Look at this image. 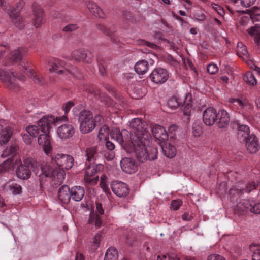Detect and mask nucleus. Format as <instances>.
<instances>
[{
	"mask_svg": "<svg viewBox=\"0 0 260 260\" xmlns=\"http://www.w3.org/2000/svg\"><path fill=\"white\" fill-rule=\"evenodd\" d=\"M207 260H225V259L220 255L213 254L210 255Z\"/></svg>",
	"mask_w": 260,
	"mask_h": 260,
	"instance_id": "0e129e2a",
	"label": "nucleus"
},
{
	"mask_svg": "<svg viewBox=\"0 0 260 260\" xmlns=\"http://www.w3.org/2000/svg\"><path fill=\"white\" fill-rule=\"evenodd\" d=\"M248 32L250 35L255 36V42L260 45V27L256 25L254 27H251Z\"/></svg>",
	"mask_w": 260,
	"mask_h": 260,
	"instance_id": "79ce46f5",
	"label": "nucleus"
},
{
	"mask_svg": "<svg viewBox=\"0 0 260 260\" xmlns=\"http://www.w3.org/2000/svg\"><path fill=\"white\" fill-rule=\"evenodd\" d=\"M98 155L95 148H88L86 151V160L88 161H94L96 160Z\"/></svg>",
	"mask_w": 260,
	"mask_h": 260,
	"instance_id": "37998d69",
	"label": "nucleus"
},
{
	"mask_svg": "<svg viewBox=\"0 0 260 260\" xmlns=\"http://www.w3.org/2000/svg\"><path fill=\"white\" fill-rule=\"evenodd\" d=\"M98 28L100 31H102L105 35L108 36L110 37L111 40L113 42H117V39L115 38L114 33L116 32L115 27L112 29H109L103 25L99 24L98 26Z\"/></svg>",
	"mask_w": 260,
	"mask_h": 260,
	"instance_id": "c9c22d12",
	"label": "nucleus"
},
{
	"mask_svg": "<svg viewBox=\"0 0 260 260\" xmlns=\"http://www.w3.org/2000/svg\"><path fill=\"white\" fill-rule=\"evenodd\" d=\"M191 95L189 94L186 95L185 100L184 101L183 105V112L184 116L186 117V121L188 122L189 120V116L191 114L192 106L191 103Z\"/></svg>",
	"mask_w": 260,
	"mask_h": 260,
	"instance_id": "cd10ccee",
	"label": "nucleus"
},
{
	"mask_svg": "<svg viewBox=\"0 0 260 260\" xmlns=\"http://www.w3.org/2000/svg\"><path fill=\"white\" fill-rule=\"evenodd\" d=\"M17 149L18 146L16 144H13L10 147H7L2 154L1 157L8 158L3 162H22L21 159H18Z\"/></svg>",
	"mask_w": 260,
	"mask_h": 260,
	"instance_id": "1a4fd4ad",
	"label": "nucleus"
},
{
	"mask_svg": "<svg viewBox=\"0 0 260 260\" xmlns=\"http://www.w3.org/2000/svg\"><path fill=\"white\" fill-rule=\"evenodd\" d=\"M74 106V103L72 101H69L63 104L62 106V111L64 112V115L55 117L52 115H46L41 118L40 123L42 125V123H48V125H50L51 124H57L59 122H66L69 121L68 118V114L71 108Z\"/></svg>",
	"mask_w": 260,
	"mask_h": 260,
	"instance_id": "39448f33",
	"label": "nucleus"
},
{
	"mask_svg": "<svg viewBox=\"0 0 260 260\" xmlns=\"http://www.w3.org/2000/svg\"><path fill=\"white\" fill-rule=\"evenodd\" d=\"M111 188L114 193L119 197H125L129 192L128 185L121 182H113L111 184Z\"/></svg>",
	"mask_w": 260,
	"mask_h": 260,
	"instance_id": "4468645a",
	"label": "nucleus"
},
{
	"mask_svg": "<svg viewBox=\"0 0 260 260\" xmlns=\"http://www.w3.org/2000/svg\"><path fill=\"white\" fill-rule=\"evenodd\" d=\"M78 28L79 27L76 24H69L63 28L62 31L69 33L77 30Z\"/></svg>",
	"mask_w": 260,
	"mask_h": 260,
	"instance_id": "5fc2aeb1",
	"label": "nucleus"
},
{
	"mask_svg": "<svg viewBox=\"0 0 260 260\" xmlns=\"http://www.w3.org/2000/svg\"><path fill=\"white\" fill-rule=\"evenodd\" d=\"M218 71V67L215 64H210L207 67V71L210 74H214Z\"/></svg>",
	"mask_w": 260,
	"mask_h": 260,
	"instance_id": "4d7b16f0",
	"label": "nucleus"
},
{
	"mask_svg": "<svg viewBox=\"0 0 260 260\" xmlns=\"http://www.w3.org/2000/svg\"><path fill=\"white\" fill-rule=\"evenodd\" d=\"M256 0H241L242 6L248 8L254 4Z\"/></svg>",
	"mask_w": 260,
	"mask_h": 260,
	"instance_id": "13d9d810",
	"label": "nucleus"
},
{
	"mask_svg": "<svg viewBox=\"0 0 260 260\" xmlns=\"http://www.w3.org/2000/svg\"><path fill=\"white\" fill-rule=\"evenodd\" d=\"M217 125L219 128H224L229 124L230 119L226 111L220 110L217 113Z\"/></svg>",
	"mask_w": 260,
	"mask_h": 260,
	"instance_id": "6ab92c4d",
	"label": "nucleus"
},
{
	"mask_svg": "<svg viewBox=\"0 0 260 260\" xmlns=\"http://www.w3.org/2000/svg\"><path fill=\"white\" fill-rule=\"evenodd\" d=\"M26 132L32 137H36L40 135V129L38 126L36 125H30L26 127Z\"/></svg>",
	"mask_w": 260,
	"mask_h": 260,
	"instance_id": "a18cd8bd",
	"label": "nucleus"
},
{
	"mask_svg": "<svg viewBox=\"0 0 260 260\" xmlns=\"http://www.w3.org/2000/svg\"><path fill=\"white\" fill-rule=\"evenodd\" d=\"M148 68V63L145 60L139 61L135 66V70L138 74H144L147 72Z\"/></svg>",
	"mask_w": 260,
	"mask_h": 260,
	"instance_id": "72a5a7b5",
	"label": "nucleus"
},
{
	"mask_svg": "<svg viewBox=\"0 0 260 260\" xmlns=\"http://www.w3.org/2000/svg\"><path fill=\"white\" fill-rule=\"evenodd\" d=\"M149 77L153 82L161 84L168 80L169 74L166 69L159 68L154 69L150 75Z\"/></svg>",
	"mask_w": 260,
	"mask_h": 260,
	"instance_id": "f8f14e48",
	"label": "nucleus"
},
{
	"mask_svg": "<svg viewBox=\"0 0 260 260\" xmlns=\"http://www.w3.org/2000/svg\"><path fill=\"white\" fill-rule=\"evenodd\" d=\"M103 169L104 166L102 164H89L85 170V175L93 176Z\"/></svg>",
	"mask_w": 260,
	"mask_h": 260,
	"instance_id": "7c9ffc66",
	"label": "nucleus"
},
{
	"mask_svg": "<svg viewBox=\"0 0 260 260\" xmlns=\"http://www.w3.org/2000/svg\"><path fill=\"white\" fill-rule=\"evenodd\" d=\"M118 251L114 247H110L107 250L104 260H117Z\"/></svg>",
	"mask_w": 260,
	"mask_h": 260,
	"instance_id": "58836bf2",
	"label": "nucleus"
},
{
	"mask_svg": "<svg viewBox=\"0 0 260 260\" xmlns=\"http://www.w3.org/2000/svg\"><path fill=\"white\" fill-rule=\"evenodd\" d=\"M85 190L83 187L81 186H74L71 189V198L75 201H80L83 198Z\"/></svg>",
	"mask_w": 260,
	"mask_h": 260,
	"instance_id": "c756f323",
	"label": "nucleus"
},
{
	"mask_svg": "<svg viewBox=\"0 0 260 260\" xmlns=\"http://www.w3.org/2000/svg\"><path fill=\"white\" fill-rule=\"evenodd\" d=\"M93 54L91 52L83 49L74 51L72 53V57L76 61H83L90 63L92 61Z\"/></svg>",
	"mask_w": 260,
	"mask_h": 260,
	"instance_id": "ddd939ff",
	"label": "nucleus"
},
{
	"mask_svg": "<svg viewBox=\"0 0 260 260\" xmlns=\"http://www.w3.org/2000/svg\"><path fill=\"white\" fill-rule=\"evenodd\" d=\"M244 80L247 83L252 86L256 85L257 83V81L254 76L250 72H247L245 74L244 77Z\"/></svg>",
	"mask_w": 260,
	"mask_h": 260,
	"instance_id": "49530a36",
	"label": "nucleus"
},
{
	"mask_svg": "<svg viewBox=\"0 0 260 260\" xmlns=\"http://www.w3.org/2000/svg\"><path fill=\"white\" fill-rule=\"evenodd\" d=\"M182 202L180 200H174L171 203V208L174 210H177L181 206Z\"/></svg>",
	"mask_w": 260,
	"mask_h": 260,
	"instance_id": "bf43d9fd",
	"label": "nucleus"
},
{
	"mask_svg": "<svg viewBox=\"0 0 260 260\" xmlns=\"http://www.w3.org/2000/svg\"><path fill=\"white\" fill-rule=\"evenodd\" d=\"M131 132L126 129L120 131L115 129L111 133V137L116 140L126 151H134L139 162L154 160L157 150L153 148L148 150L151 137L146 130V123L140 118H134L129 124Z\"/></svg>",
	"mask_w": 260,
	"mask_h": 260,
	"instance_id": "f257e3e1",
	"label": "nucleus"
},
{
	"mask_svg": "<svg viewBox=\"0 0 260 260\" xmlns=\"http://www.w3.org/2000/svg\"><path fill=\"white\" fill-rule=\"evenodd\" d=\"M251 136L249 127L245 124H239L238 127L237 137L241 141H246Z\"/></svg>",
	"mask_w": 260,
	"mask_h": 260,
	"instance_id": "c85d7f7f",
	"label": "nucleus"
},
{
	"mask_svg": "<svg viewBox=\"0 0 260 260\" xmlns=\"http://www.w3.org/2000/svg\"><path fill=\"white\" fill-rule=\"evenodd\" d=\"M98 62L99 72L102 75H104L106 72L105 63L104 61L99 62L98 60Z\"/></svg>",
	"mask_w": 260,
	"mask_h": 260,
	"instance_id": "052dcab7",
	"label": "nucleus"
},
{
	"mask_svg": "<svg viewBox=\"0 0 260 260\" xmlns=\"http://www.w3.org/2000/svg\"><path fill=\"white\" fill-rule=\"evenodd\" d=\"M0 78L4 86L10 90L16 91L18 89L16 76L13 72L0 70Z\"/></svg>",
	"mask_w": 260,
	"mask_h": 260,
	"instance_id": "6e6552de",
	"label": "nucleus"
},
{
	"mask_svg": "<svg viewBox=\"0 0 260 260\" xmlns=\"http://www.w3.org/2000/svg\"><path fill=\"white\" fill-rule=\"evenodd\" d=\"M251 204L250 212L254 214H260V202L256 203L253 200H251Z\"/></svg>",
	"mask_w": 260,
	"mask_h": 260,
	"instance_id": "864d4df0",
	"label": "nucleus"
},
{
	"mask_svg": "<svg viewBox=\"0 0 260 260\" xmlns=\"http://www.w3.org/2000/svg\"><path fill=\"white\" fill-rule=\"evenodd\" d=\"M100 185L105 193L109 192V189L108 187L107 181L101 180Z\"/></svg>",
	"mask_w": 260,
	"mask_h": 260,
	"instance_id": "774afa93",
	"label": "nucleus"
},
{
	"mask_svg": "<svg viewBox=\"0 0 260 260\" xmlns=\"http://www.w3.org/2000/svg\"><path fill=\"white\" fill-rule=\"evenodd\" d=\"M9 49L8 45L2 44L0 43V58L5 54L7 50Z\"/></svg>",
	"mask_w": 260,
	"mask_h": 260,
	"instance_id": "338daca9",
	"label": "nucleus"
},
{
	"mask_svg": "<svg viewBox=\"0 0 260 260\" xmlns=\"http://www.w3.org/2000/svg\"><path fill=\"white\" fill-rule=\"evenodd\" d=\"M22 66L23 67V72L30 77H32L34 81L39 84H42L44 83V78L41 75L37 74L28 67V63L23 62Z\"/></svg>",
	"mask_w": 260,
	"mask_h": 260,
	"instance_id": "a211bd4d",
	"label": "nucleus"
},
{
	"mask_svg": "<svg viewBox=\"0 0 260 260\" xmlns=\"http://www.w3.org/2000/svg\"><path fill=\"white\" fill-rule=\"evenodd\" d=\"M75 128L72 124H63L59 126L57 129V136L63 140L72 138L75 134Z\"/></svg>",
	"mask_w": 260,
	"mask_h": 260,
	"instance_id": "9b49d317",
	"label": "nucleus"
},
{
	"mask_svg": "<svg viewBox=\"0 0 260 260\" xmlns=\"http://www.w3.org/2000/svg\"><path fill=\"white\" fill-rule=\"evenodd\" d=\"M152 134L155 139L158 141L160 145L168 139V135L165 128L159 125H155L153 126Z\"/></svg>",
	"mask_w": 260,
	"mask_h": 260,
	"instance_id": "dca6fc26",
	"label": "nucleus"
},
{
	"mask_svg": "<svg viewBox=\"0 0 260 260\" xmlns=\"http://www.w3.org/2000/svg\"><path fill=\"white\" fill-rule=\"evenodd\" d=\"M23 1H19L16 5L15 7L11 9L9 16L11 18L12 22L18 28L22 29L25 26V22L22 17L19 15V13L24 6Z\"/></svg>",
	"mask_w": 260,
	"mask_h": 260,
	"instance_id": "0eeeda50",
	"label": "nucleus"
},
{
	"mask_svg": "<svg viewBox=\"0 0 260 260\" xmlns=\"http://www.w3.org/2000/svg\"><path fill=\"white\" fill-rule=\"evenodd\" d=\"M257 186V184H256L255 182L248 183L245 187L238 188L235 187L232 188L229 192L231 194H234L235 193L237 194L244 193V192L249 193L252 190L256 189Z\"/></svg>",
	"mask_w": 260,
	"mask_h": 260,
	"instance_id": "393cba45",
	"label": "nucleus"
},
{
	"mask_svg": "<svg viewBox=\"0 0 260 260\" xmlns=\"http://www.w3.org/2000/svg\"><path fill=\"white\" fill-rule=\"evenodd\" d=\"M35 16L34 25L36 28L39 27L45 21L43 11L40 6L36 4L33 5Z\"/></svg>",
	"mask_w": 260,
	"mask_h": 260,
	"instance_id": "412c9836",
	"label": "nucleus"
},
{
	"mask_svg": "<svg viewBox=\"0 0 260 260\" xmlns=\"http://www.w3.org/2000/svg\"><path fill=\"white\" fill-rule=\"evenodd\" d=\"M245 143L247 150L251 153H256L260 148L258 139L253 134L251 135Z\"/></svg>",
	"mask_w": 260,
	"mask_h": 260,
	"instance_id": "f3484780",
	"label": "nucleus"
},
{
	"mask_svg": "<svg viewBox=\"0 0 260 260\" xmlns=\"http://www.w3.org/2000/svg\"><path fill=\"white\" fill-rule=\"evenodd\" d=\"M102 222V220H101L99 215L94 213L90 214L89 219L88 220L89 223L91 224L94 223L95 226L99 228L101 226Z\"/></svg>",
	"mask_w": 260,
	"mask_h": 260,
	"instance_id": "de8ad7c7",
	"label": "nucleus"
},
{
	"mask_svg": "<svg viewBox=\"0 0 260 260\" xmlns=\"http://www.w3.org/2000/svg\"><path fill=\"white\" fill-rule=\"evenodd\" d=\"M103 239L102 234L101 233H97L91 242V250L95 251L100 246V242Z\"/></svg>",
	"mask_w": 260,
	"mask_h": 260,
	"instance_id": "a19ab883",
	"label": "nucleus"
},
{
	"mask_svg": "<svg viewBox=\"0 0 260 260\" xmlns=\"http://www.w3.org/2000/svg\"><path fill=\"white\" fill-rule=\"evenodd\" d=\"M192 134L195 137H199L202 133V126L198 123H194L192 127Z\"/></svg>",
	"mask_w": 260,
	"mask_h": 260,
	"instance_id": "603ef678",
	"label": "nucleus"
},
{
	"mask_svg": "<svg viewBox=\"0 0 260 260\" xmlns=\"http://www.w3.org/2000/svg\"><path fill=\"white\" fill-rule=\"evenodd\" d=\"M58 197L62 203L68 204L71 199V190L68 185H62L58 191Z\"/></svg>",
	"mask_w": 260,
	"mask_h": 260,
	"instance_id": "4be33fe9",
	"label": "nucleus"
},
{
	"mask_svg": "<svg viewBox=\"0 0 260 260\" xmlns=\"http://www.w3.org/2000/svg\"><path fill=\"white\" fill-rule=\"evenodd\" d=\"M249 250L251 253L252 260H260V245L251 244Z\"/></svg>",
	"mask_w": 260,
	"mask_h": 260,
	"instance_id": "4c0bfd02",
	"label": "nucleus"
},
{
	"mask_svg": "<svg viewBox=\"0 0 260 260\" xmlns=\"http://www.w3.org/2000/svg\"><path fill=\"white\" fill-rule=\"evenodd\" d=\"M93 121L95 123V127L97 125L101 124L103 121H104V118L102 116L100 115H97L95 116L94 118H93Z\"/></svg>",
	"mask_w": 260,
	"mask_h": 260,
	"instance_id": "e2e57ef3",
	"label": "nucleus"
},
{
	"mask_svg": "<svg viewBox=\"0 0 260 260\" xmlns=\"http://www.w3.org/2000/svg\"><path fill=\"white\" fill-rule=\"evenodd\" d=\"M120 165L123 171L128 174L134 173L138 169L137 164H120Z\"/></svg>",
	"mask_w": 260,
	"mask_h": 260,
	"instance_id": "e433bc0d",
	"label": "nucleus"
},
{
	"mask_svg": "<svg viewBox=\"0 0 260 260\" xmlns=\"http://www.w3.org/2000/svg\"><path fill=\"white\" fill-rule=\"evenodd\" d=\"M11 164H0V173H4L9 170L10 168Z\"/></svg>",
	"mask_w": 260,
	"mask_h": 260,
	"instance_id": "69168bd1",
	"label": "nucleus"
},
{
	"mask_svg": "<svg viewBox=\"0 0 260 260\" xmlns=\"http://www.w3.org/2000/svg\"><path fill=\"white\" fill-rule=\"evenodd\" d=\"M27 51V49L25 48H19L12 51L9 55V58L12 61L17 62L22 59Z\"/></svg>",
	"mask_w": 260,
	"mask_h": 260,
	"instance_id": "bb28decb",
	"label": "nucleus"
},
{
	"mask_svg": "<svg viewBox=\"0 0 260 260\" xmlns=\"http://www.w3.org/2000/svg\"><path fill=\"white\" fill-rule=\"evenodd\" d=\"M3 188L6 191H10L14 195L20 194L22 192L21 186L17 183L6 184L4 185Z\"/></svg>",
	"mask_w": 260,
	"mask_h": 260,
	"instance_id": "f704fd0d",
	"label": "nucleus"
},
{
	"mask_svg": "<svg viewBox=\"0 0 260 260\" xmlns=\"http://www.w3.org/2000/svg\"><path fill=\"white\" fill-rule=\"evenodd\" d=\"M78 120L80 129L82 133H88L95 128L93 115L90 111L84 110L80 112Z\"/></svg>",
	"mask_w": 260,
	"mask_h": 260,
	"instance_id": "423d86ee",
	"label": "nucleus"
},
{
	"mask_svg": "<svg viewBox=\"0 0 260 260\" xmlns=\"http://www.w3.org/2000/svg\"><path fill=\"white\" fill-rule=\"evenodd\" d=\"M181 103L182 101L179 100L176 96H173L168 100L167 105L169 108L174 109L178 107Z\"/></svg>",
	"mask_w": 260,
	"mask_h": 260,
	"instance_id": "c03bdc74",
	"label": "nucleus"
},
{
	"mask_svg": "<svg viewBox=\"0 0 260 260\" xmlns=\"http://www.w3.org/2000/svg\"><path fill=\"white\" fill-rule=\"evenodd\" d=\"M51 68L49 69L50 72H55L58 74H63L65 76L69 75H75L77 69L75 67L69 66L61 60L57 58L51 59L49 62Z\"/></svg>",
	"mask_w": 260,
	"mask_h": 260,
	"instance_id": "20e7f679",
	"label": "nucleus"
},
{
	"mask_svg": "<svg viewBox=\"0 0 260 260\" xmlns=\"http://www.w3.org/2000/svg\"><path fill=\"white\" fill-rule=\"evenodd\" d=\"M104 86L107 90L109 91L111 93L112 95L114 96L115 98L117 97V93H116L115 90L113 87L107 84H104Z\"/></svg>",
	"mask_w": 260,
	"mask_h": 260,
	"instance_id": "680f3d73",
	"label": "nucleus"
},
{
	"mask_svg": "<svg viewBox=\"0 0 260 260\" xmlns=\"http://www.w3.org/2000/svg\"><path fill=\"white\" fill-rule=\"evenodd\" d=\"M64 164H41V173L39 175L40 186L42 189L46 182L49 181L54 182L52 185H60L63 183L65 172Z\"/></svg>",
	"mask_w": 260,
	"mask_h": 260,
	"instance_id": "f03ea898",
	"label": "nucleus"
},
{
	"mask_svg": "<svg viewBox=\"0 0 260 260\" xmlns=\"http://www.w3.org/2000/svg\"><path fill=\"white\" fill-rule=\"evenodd\" d=\"M91 176H88L85 175L84 178V183L86 185H94L98 183L99 181V177L97 176L92 178H91Z\"/></svg>",
	"mask_w": 260,
	"mask_h": 260,
	"instance_id": "09e8293b",
	"label": "nucleus"
},
{
	"mask_svg": "<svg viewBox=\"0 0 260 260\" xmlns=\"http://www.w3.org/2000/svg\"><path fill=\"white\" fill-rule=\"evenodd\" d=\"M112 130L110 133V129L108 126L104 125L103 126L99 132V137L100 139L106 138L107 136H108L109 134H111V133L113 131Z\"/></svg>",
	"mask_w": 260,
	"mask_h": 260,
	"instance_id": "8fccbe9b",
	"label": "nucleus"
},
{
	"mask_svg": "<svg viewBox=\"0 0 260 260\" xmlns=\"http://www.w3.org/2000/svg\"><path fill=\"white\" fill-rule=\"evenodd\" d=\"M13 134V129L9 126L3 128L0 133V144H5L10 140Z\"/></svg>",
	"mask_w": 260,
	"mask_h": 260,
	"instance_id": "a878e982",
	"label": "nucleus"
},
{
	"mask_svg": "<svg viewBox=\"0 0 260 260\" xmlns=\"http://www.w3.org/2000/svg\"><path fill=\"white\" fill-rule=\"evenodd\" d=\"M193 17L198 21H203L206 19V16L205 12L200 10L194 12L193 13Z\"/></svg>",
	"mask_w": 260,
	"mask_h": 260,
	"instance_id": "3c124183",
	"label": "nucleus"
},
{
	"mask_svg": "<svg viewBox=\"0 0 260 260\" xmlns=\"http://www.w3.org/2000/svg\"><path fill=\"white\" fill-rule=\"evenodd\" d=\"M217 113L216 110L213 107L207 108L203 112V119L206 125H213L217 121Z\"/></svg>",
	"mask_w": 260,
	"mask_h": 260,
	"instance_id": "2eb2a0df",
	"label": "nucleus"
},
{
	"mask_svg": "<svg viewBox=\"0 0 260 260\" xmlns=\"http://www.w3.org/2000/svg\"><path fill=\"white\" fill-rule=\"evenodd\" d=\"M52 160L55 162L60 161L61 162H74L73 157L69 155L61 153L54 154L50 155Z\"/></svg>",
	"mask_w": 260,
	"mask_h": 260,
	"instance_id": "473e14b6",
	"label": "nucleus"
},
{
	"mask_svg": "<svg viewBox=\"0 0 260 260\" xmlns=\"http://www.w3.org/2000/svg\"><path fill=\"white\" fill-rule=\"evenodd\" d=\"M85 90L94 95L95 98L99 99L105 105L110 106L112 105L111 99L104 93H101L100 89L95 85H91L87 87Z\"/></svg>",
	"mask_w": 260,
	"mask_h": 260,
	"instance_id": "9d476101",
	"label": "nucleus"
},
{
	"mask_svg": "<svg viewBox=\"0 0 260 260\" xmlns=\"http://www.w3.org/2000/svg\"><path fill=\"white\" fill-rule=\"evenodd\" d=\"M230 102L237 107L238 109L244 110L248 105L247 101H243L240 99L231 98L230 99Z\"/></svg>",
	"mask_w": 260,
	"mask_h": 260,
	"instance_id": "ea45409f",
	"label": "nucleus"
},
{
	"mask_svg": "<svg viewBox=\"0 0 260 260\" xmlns=\"http://www.w3.org/2000/svg\"><path fill=\"white\" fill-rule=\"evenodd\" d=\"M87 8L95 17L104 18L106 16L103 10L96 4L91 1L86 2Z\"/></svg>",
	"mask_w": 260,
	"mask_h": 260,
	"instance_id": "b1692460",
	"label": "nucleus"
},
{
	"mask_svg": "<svg viewBox=\"0 0 260 260\" xmlns=\"http://www.w3.org/2000/svg\"><path fill=\"white\" fill-rule=\"evenodd\" d=\"M160 146L163 153L168 158H173L176 155V149L174 146L165 142Z\"/></svg>",
	"mask_w": 260,
	"mask_h": 260,
	"instance_id": "2f4dec72",
	"label": "nucleus"
},
{
	"mask_svg": "<svg viewBox=\"0 0 260 260\" xmlns=\"http://www.w3.org/2000/svg\"><path fill=\"white\" fill-rule=\"evenodd\" d=\"M139 43L140 45H145L152 49H155L157 47V45L155 44L145 41L144 40H139Z\"/></svg>",
	"mask_w": 260,
	"mask_h": 260,
	"instance_id": "6e6d98bb",
	"label": "nucleus"
},
{
	"mask_svg": "<svg viewBox=\"0 0 260 260\" xmlns=\"http://www.w3.org/2000/svg\"><path fill=\"white\" fill-rule=\"evenodd\" d=\"M251 207V200L243 199L237 203L234 209L235 212L238 214H241L243 212L249 210Z\"/></svg>",
	"mask_w": 260,
	"mask_h": 260,
	"instance_id": "5701e85b",
	"label": "nucleus"
},
{
	"mask_svg": "<svg viewBox=\"0 0 260 260\" xmlns=\"http://www.w3.org/2000/svg\"><path fill=\"white\" fill-rule=\"evenodd\" d=\"M41 118L38 122V126L41 128L42 134L39 135L38 138V142L40 145L42 146L44 152L46 154L49 156L51 154V152L52 150V147L50 142V136L47 134L49 132L50 129L54 124H51L50 125H48V123H42V125L40 123Z\"/></svg>",
	"mask_w": 260,
	"mask_h": 260,
	"instance_id": "7ed1b4c3",
	"label": "nucleus"
},
{
	"mask_svg": "<svg viewBox=\"0 0 260 260\" xmlns=\"http://www.w3.org/2000/svg\"><path fill=\"white\" fill-rule=\"evenodd\" d=\"M16 174L17 177L21 179H28L31 175L29 164H20L16 170Z\"/></svg>",
	"mask_w": 260,
	"mask_h": 260,
	"instance_id": "aec40b11",
	"label": "nucleus"
}]
</instances>
